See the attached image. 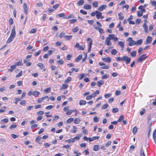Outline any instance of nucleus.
<instances>
[{"label":"nucleus","mask_w":156,"mask_h":156,"mask_svg":"<svg viewBox=\"0 0 156 156\" xmlns=\"http://www.w3.org/2000/svg\"><path fill=\"white\" fill-rule=\"evenodd\" d=\"M16 36V33L15 31V27L14 26L13 27L10 35L6 41V43L8 44L11 42L13 40Z\"/></svg>","instance_id":"obj_1"},{"label":"nucleus","mask_w":156,"mask_h":156,"mask_svg":"<svg viewBox=\"0 0 156 156\" xmlns=\"http://www.w3.org/2000/svg\"><path fill=\"white\" fill-rule=\"evenodd\" d=\"M44 100H46V101H48L49 98L48 96H45L44 97H42L41 98H39L37 101V102L38 103H41Z\"/></svg>","instance_id":"obj_2"},{"label":"nucleus","mask_w":156,"mask_h":156,"mask_svg":"<svg viewBox=\"0 0 156 156\" xmlns=\"http://www.w3.org/2000/svg\"><path fill=\"white\" fill-rule=\"evenodd\" d=\"M122 61L126 62V64H128L131 61V58H128L126 55H125L122 58Z\"/></svg>","instance_id":"obj_3"},{"label":"nucleus","mask_w":156,"mask_h":156,"mask_svg":"<svg viewBox=\"0 0 156 156\" xmlns=\"http://www.w3.org/2000/svg\"><path fill=\"white\" fill-rule=\"evenodd\" d=\"M111 38L110 37H107L105 41V44L108 46H110L112 45V43L110 42Z\"/></svg>","instance_id":"obj_4"},{"label":"nucleus","mask_w":156,"mask_h":156,"mask_svg":"<svg viewBox=\"0 0 156 156\" xmlns=\"http://www.w3.org/2000/svg\"><path fill=\"white\" fill-rule=\"evenodd\" d=\"M145 55H143L140 56L139 58L137 60V62H141L142 61L144 60L145 58H147V56H146L145 57H144V56Z\"/></svg>","instance_id":"obj_5"},{"label":"nucleus","mask_w":156,"mask_h":156,"mask_svg":"<svg viewBox=\"0 0 156 156\" xmlns=\"http://www.w3.org/2000/svg\"><path fill=\"white\" fill-rule=\"evenodd\" d=\"M152 41V38L150 36H148L147 37L146 42H145V44H149L151 43Z\"/></svg>","instance_id":"obj_6"},{"label":"nucleus","mask_w":156,"mask_h":156,"mask_svg":"<svg viewBox=\"0 0 156 156\" xmlns=\"http://www.w3.org/2000/svg\"><path fill=\"white\" fill-rule=\"evenodd\" d=\"M102 60L106 62H109L111 61V59L108 57L102 58Z\"/></svg>","instance_id":"obj_7"},{"label":"nucleus","mask_w":156,"mask_h":156,"mask_svg":"<svg viewBox=\"0 0 156 156\" xmlns=\"http://www.w3.org/2000/svg\"><path fill=\"white\" fill-rule=\"evenodd\" d=\"M107 7V5H102V6H100L99 7L98 9V10L100 11H102L104 9H105V8Z\"/></svg>","instance_id":"obj_8"},{"label":"nucleus","mask_w":156,"mask_h":156,"mask_svg":"<svg viewBox=\"0 0 156 156\" xmlns=\"http://www.w3.org/2000/svg\"><path fill=\"white\" fill-rule=\"evenodd\" d=\"M10 69H9L8 71L10 72H12L13 70L16 68V66L15 65H11L10 66Z\"/></svg>","instance_id":"obj_9"},{"label":"nucleus","mask_w":156,"mask_h":156,"mask_svg":"<svg viewBox=\"0 0 156 156\" xmlns=\"http://www.w3.org/2000/svg\"><path fill=\"white\" fill-rule=\"evenodd\" d=\"M84 8L87 10L90 9H91V6L89 4H85L83 5Z\"/></svg>","instance_id":"obj_10"},{"label":"nucleus","mask_w":156,"mask_h":156,"mask_svg":"<svg viewBox=\"0 0 156 156\" xmlns=\"http://www.w3.org/2000/svg\"><path fill=\"white\" fill-rule=\"evenodd\" d=\"M143 28L144 29V32L146 33H147L148 32V27L146 23H144L143 26Z\"/></svg>","instance_id":"obj_11"},{"label":"nucleus","mask_w":156,"mask_h":156,"mask_svg":"<svg viewBox=\"0 0 156 156\" xmlns=\"http://www.w3.org/2000/svg\"><path fill=\"white\" fill-rule=\"evenodd\" d=\"M82 58V55H80L78 56H77L75 60V62H79L80 59H81Z\"/></svg>","instance_id":"obj_12"},{"label":"nucleus","mask_w":156,"mask_h":156,"mask_svg":"<svg viewBox=\"0 0 156 156\" xmlns=\"http://www.w3.org/2000/svg\"><path fill=\"white\" fill-rule=\"evenodd\" d=\"M104 83V82L103 80H100L97 82L98 86L99 87H100L101 85H103Z\"/></svg>","instance_id":"obj_13"},{"label":"nucleus","mask_w":156,"mask_h":156,"mask_svg":"<svg viewBox=\"0 0 156 156\" xmlns=\"http://www.w3.org/2000/svg\"><path fill=\"white\" fill-rule=\"evenodd\" d=\"M40 93L39 91H34L33 93L32 94L33 96H34L35 97H36L37 96H38L40 94Z\"/></svg>","instance_id":"obj_14"},{"label":"nucleus","mask_w":156,"mask_h":156,"mask_svg":"<svg viewBox=\"0 0 156 156\" xmlns=\"http://www.w3.org/2000/svg\"><path fill=\"white\" fill-rule=\"evenodd\" d=\"M140 156H146L142 147H141L140 151Z\"/></svg>","instance_id":"obj_15"},{"label":"nucleus","mask_w":156,"mask_h":156,"mask_svg":"<svg viewBox=\"0 0 156 156\" xmlns=\"http://www.w3.org/2000/svg\"><path fill=\"white\" fill-rule=\"evenodd\" d=\"M86 103L87 102L86 101L81 100L80 101L79 105H84L86 104Z\"/></svg>","instance_id":"obj_16"},{"label":"nucleus","mask_w":156,"mask_h":156,"mask_svg":"<svg viewBox=\"0 0 156 156\" xmlns=\"http://www.w3.org/2000/svg\"><path fill=\"white\" fill-rule=\"evenodd\" d=\"M138 9L141 10V12H145L146 10L144 9V6L143 5H140L138 7Z\"/></svg>","instance_id":"obj_17"},{"label":"nucleus","mask_w":156,"mask_h":156,"mask_svg":"<svg viewBox=\"0 0 156 156\" xmlns=\"http://www.w3.org/2000/svg\"><path fill=\"white\" fill-rule=\"evenodd\" d=\"M73 127L71 129V132L73 133H75L77 131V127L74 126H73Z\"/></svg>","instance_id":"obj_18"},{"label":"nucleus","mask_w":156,"mask_h":156,"mask_svg":"<svg viewBox=\"0 0 156 156\" xmlns=\"http://www.w3.org/2000/svg\"><path fill=\"white\" fill-rule=\"evenodd\" d=\"M100 148V147L99 145H96L94 146L93 150L95 151H98Z\"/></svg>","instance_id":"obj_19"},{"label":"nucleus","mask_w":156,"mask_h":156,"mask_svg":"<svg viewBox=\"0 0 156 156\" xmlns=\"http://www.w3.org/2000/svg\"><path fill=\"white\" fill-rule=\"evenodd\" d=\"M136 44V42L134 40H132L131 41L129 42L128 45L129 46H132V45H134Z\"/></svg>","instance_id":"obj_20"},{"label":"nucleus","mask_w":156,"mask_h":156,"mask_svg":"<svg viewBox=\"0 0 156 156\" xmlns=\"http://www.w3.org/2000/svg\"><path fill=\"white\" fill-rule=\"evenodd\" d=\"M76 111V110H69L66 113V114L67 115H70L72 114V113L73 112H74V111Z\"/></svg>","instance_id":"obj_21"},{"label":"nucleus","mask_w":156,"mask_h":156,"mask_svg":"<svg viewBox=\"0 0 156 156\" xmlns=\"http://www.w3.org/2000/svg\"><path fill=\"white\" fill-rule=\"evenodd\" d=\"M68 87V85L67 84H63L61 88V90L65 89L67 88Z\"/></svg>","instance_id":"obj_22"},{"label":"nucleus","mask_w":156,"mask_h":156,"mask_svg":"<svg viewBox=\"0 0 156 156\" xmlns=\"http://www.w3.org/2000/svg\"><path fill=\"white\" fill-rule=\"evenodd\" d=\"M84 3V1L83 0H80L78 1L77 4L78 6H81Z\"/></svg>","instance_id":"obj_23"},{"label":"nucleus","mask_w":156,"mask_h":156,"mask_svg":"<svg viewBox=\"0 0 156 156\" xmlns=\"http://www.w3.org/2000/svg\"><path fill=\"white\" fill-rule=\"evenodd\" d=\"M65 16V14L64 13H61L59 14H57L56 15V17L57 18L64 17Z\"/></svg>","instance_id":"obj_24"},{"label":"nucleus","mask_w":156,"mask_h":156,"mask_svg":"<svg viewBox=\"0 0 156 156\" xmlns=\"http://www.w3.org/2000/svg\"><path fill=\"white\" fill-rule=\"evenodd\" d=\"M72 37V35L70 36H64V38L66 40H69L71 39Z\"/></svg>","instance_id":"obj_25"},{"label":"nucleus","mask_w":156,"mask_h":156,"mask_svg":"<svg viewBox=\"0 0 156 156\" xmlns=\"http://www.w3.org/2000/svg\"><path fill=\"white\" fill-rule=\"evenodd\" d=\"M118 44L121 47L123 48L124 45V43L122 41H120L119 42Z\"/></svg>","instance_id":"obj_26"},{"label":"nucleus","mask_w":156,"mask_h":156,"mask_svg":"<svg viewBox=\"0 0 156 156\" xmlns=\"http://www.w3.org/2000/svg\"><path fill=\"white\" fill-rule=\"evenodd\" d=\"M15 65L16 66H22L23 64L22 62V61H19L18 62H16L15 63Z\"/></svg>","instance_id":"obj_27"},{"label":"nucleus","mask_w":156,"mask_h":156,"mask_svg":"<svg viewBox=\"0 0 156 156\" xmlns=\"http://www.w3.org/2000/svg\"><path fill=\"white\" fill-rule=\"evenodd\" d=\"M71 80V78L70 77H68V78L65 80V83H69Z\"/></svg>","instance_id":"obj_28"},{"label":"nucleus","mask_w":156,"mask_h":156,"mask_svg":"<svg viewBox=\"0 0 156 156\" xmlns=\"http://www.w3.org/2000/svg\"><path fill=\"white\" fill-rule=\"evenodd\" d=\"M74 17L73 15L72 14H70L67 17H65L63 18L69 19L71 18H74Z\"/></svg>","instance_id":"obj_29"},{"label":"nucleus","mask_w":156,"mask_h":156,"mask_svg":"<svg viewBox=\"0 0 156 156\" xmlns=\"http://www.w3.org/2000/svg\"><path fill=\"white\" fill-rule=\"evenodd\" d=\"M143 41L142 39H140L138 40L136 42V45H140L142 43Z\"/></svg>","instance_id":"obj_30"},{"label":"nucleus","mask_w":156,"mask_h":156,"mask_svg":"<svg viewBox=\"0 0 156 156\" xmlns=\"http://www.w3.org/2000/svg\"><path fill=\"white\" fill-rule=\"evenodd\" d=\"M73 119L72 118H70L67 119L66 121V122L67 123H70L73 121Z\"/></svg>","instance_id":"obj_31"},{"label":"nucleus","mask_w":156,"mask_h":156,"mask_svg":"<svg viewBox=\"0 0 156 156\" xmlns=\"http://www.w3.org/2000/svg\"><path fill=\"white\" fill-rule=\"evenodd\" d=\"M137 131V128L136 126H134L133 129V134H135Z\"/></svg>","instance_id":"obj_32"},{"label":"nucleus","mask_w":156,"mask_h":156,"mask_svg":"<svg viewBox=\"0 0 156 156\" xmlns=\"http://www.w3.org/2000/svg\"><path fill=\"white\" fill-rule=\"evenodd\" d=\"M9 121V119L7 118H5L2 119L1 120L2 122L4 123H6L8 122Z\"/></svg>","instance_id":"obj_33"},{"label":"nucleus","mask_w":156,"mask_h":156,"mask_svg":"<svg viewBox=\"0 0 156 156\" xmlns=\"http://www.w3.org/2000/svg\"><path fill=\"white\" fill-rule=\"evenodd\" d=\"M51 90V88L49 87V88H46V89H44V91L45 93H47L49 92Z\"/></svg>","instance_id":"obj_34"},{"label":"nucleus","mask_w":156,"mask_h":156,"mask_svg":"<svg viewBox=\"0 0 156 156\" xmlns=\"http://www.w3.org/2000/svg\"><path fill=\"white\" fill-rule=\"evenodd\" d=\"M124 119V116L123 115H121L120 116L119 118V119L117 120V122H121L122 121V120H123Z\"/></svg>","instance_id":"obj_35"},{"label":"nucleus","mask_w":156,"mask_h":156,"mask_svg":"<svg viewBox=\"0 0 156 156\" xmlns=\"http://www.w3.org/2000/svg\"><path fill=\"white\" fill-rule=\"evenodd\" d=\"M98 5V2L97 1H94L93 3V5L94 7H97Z\"/></svg>","instance_id":"obj_36"},{"label":"nucleus","mask_w":156,"mask_h":156,"mask_svg":"<svg viewBox=\"0 0 156 156\" xmlns=\"http://www.w3.org/2000/svg\"><path fill=\"white\" fill-rule=\"evenodd\" d=\"M85 47V46L84 45H81L80 46L79 48V49L80 50H84V48Z\"/></svg>","instance_id":"obj_37"},{"label":"nucleus","mask_w":156,"mask_h":156,"mask_svg":"<svg viewBox=\"0 0 156 156\" xmlns=\"http://www.w3.org/2000/svg\"><path fill=\"white\" fill-rule=\"evenodd\" d=\"M93 120L95 122L97 123L98 122L99 119L97 116H95L94 117Z\"/></svg>","instance_id":"obj_38"},{"label":"nucleus","mask_w":156,"mask_h":156,"mask_svg":"<svg viewBox=\"0 0 156 156\" xmlns=\"http://www.w3.org/2000/svg\"><path fill=\"white\" fill-rule=\"evenodd\" d=\"M81 135H77L76 136L74 137L73 139H74V140H78L81 137Z\"/></svg>","instance_id":"obj_39"},{"label":"nucleus","mask_w":156,"mask_h":156,"mask_svg":"<svg viewBox=\"0 0 156 156\" xmlns=\"http://www.w3.org/2000/svg\"><path fill=\"white\" fill-rule=\"evenodd\" d=\"M80 122V119L78 118L76 119L74 121V123L75 124H78Z\"/></svg>","instance_id":"obj_40"},{"label":"nucleus","mask_w":156,"mask_h":156,"mask_svg":"<svg viewBox=\"0 0 156 156\" xmlns=\"http://www.w3.org/2000/svg\"><path fill=\"white\" fill-rule=\"evenodd\" d=\"M136 52L135 51H134L130 53L131 55L133 57H135L136 56Z\"/></svg>","instance_id":"obj_41"},{"label":"nucleus","mask_w":156,"mask_h":156,"mask_svg":"<svg viewBox=\"0 0 156 156\" xmlns=\"http://www.w3.org/2000/svg\"><path fill=\"white\" fill-rule=\"evenodd\" d=\"M108 106V105L107 104H104L101 107L102 109H105L107 108Z\"/></svg>","instance_id":"obj_42"},{"label":"nucleus","mask_w":156,"mask_h":156,"mask_svg":"<svg viewBox=\"0 0 156 156\" xmlns=\"http://www.w3.org/2000/svg\"><path fill=\"white\" fill-rule=\"evenodd\" d=\"M101 68L104 69H108L109 68V66L108 65H104V66L101 67Z\"/></svg>","instance_id":"obj_43"},{"label":"nucleus","mask_w":156,"mask_h":156,"mask_svg":"<svg viewBox=\"0 0 156 156\" xmlns=\"http://www.w3.org/2000/svg\"><path fill=\"white\" fill-rule=\"evenodd\" d=\"M117 52V50L116 49H114L111 51V53L112 55H115Z\"/></svg>","instance_id":"obj_44"},{"label":"nucleus","mask_w":156,"mask_h":156,"mask_svg":"<svg viewBox=\"0 0 156 156\" xmlns=\"http://www.w3.org/2000/svg\"><path fill=\"white\" fill-rule=\"evenodd\" d=\"M64 61L62 59H61L57 61V63L61 65L62 64L64 63Z\"/></svg>","instance_id":"obj_45"},{"label":"nucleus","mask_w":156,"mask_h":156,"mask_svg":"<svg viewBox=\"0 0 156 156\" xmlns=\"http://www.w3.org/2000/svg\"><path fill=\"white\" fill-rule=\"evenodd\" d=\"M143 12L141 11H139L137 12V15L139 17H141L143 15Z\"/></svg>","instance_id":"obj_46"},{"label":"nucleus","mask_w":156,"mask_h":156,"mask_svg":"<svg viewBox=\"0 0 156 156\" xmlns=\"http://www.w3.org/2000/svg\"><path fill=\"white\" fill-rule=\"evenodd\" d=\"M17 126V125H12L9 127V128L10 129H12L16 128Z\"/></svg>","instance_id":"obj_47"},{"label":"nucleus","mask_w":156,"mask_h":156,"mask_svg":"<svg viewBox=\"0 0 156 156\" xmlns=\"http://www.w3.org/2000/svg\"><path fill=\"white\" fill-rule=\"evenodd\" d=\"M118 111V109L116 108H113L112 110V112L114 113H116Z\"/></svg>","instance_id":"obj_48"},{"label":"nucleus","mask_w":156,"mask_h":156,"mask_svg":"<svg viewBox=\"0 0 156 156\" xmlns=\"http://www.w3.org/2000/svg\"><path fill=\"white\" fill-rule=\"evenodd\" d=\"M78 30V27H76L75 28H73L72 30L73 32L76 33L77 31Z\"/></svg>","instance_id":"obj_49"},{"label":"nucleus","mask_w":156,"mask_h":156,"mask_svg":"<svg viewBox=\"0 0 156 156\" xmlns=\"http://www.w3.org/2000/svg\"><path fill=\"white\" fill-rule=\"evenodd\" d=\"M37 66L39 67L40 68L42 69L43 68V65L41 63H39L37 64Z\"/></svg>","instance_id":"obj_50"},{"label":"nucleus","mask_w":156,"mask_h":156,"mask_svg":"<svg viewBox=\"0 0 156 156\" xmlns=\"http://www.w3.org/2000/svg\"><path fill=\"white\" fill-rule=\"evenodd\" d=\"M37 30L35 29H32L30 31V34L35 33L36 32Z\"/></svg>","instance_id":"obj_51"},{"label":"nucleus","mask_w":156,"mask_h":156,"mask_svg":"<svg viewBox=\"0 0 156 156\" xmlns=\"http://www.w3.org/2000/svg\"><path fill=\"white\" fill-rule=\"evenodd\" d=\"M84 77V73L80 74L78 76L79 80H81Z\"/></svg>","instance_id":"obj_52"},{"label":"nucleus","mask_w":156,"mask_h":156,"mask_svg":"<svg viewBox=\"0 0 156 156\" xmlns=\"http://www.w3.org/2000/svg\"><path fill=\"white\" fill-rule=\"evenodd\" d=\"M53 107V106L52 105H50L47 106L46 107V108L48 110H51Z\"/></svg>","instance_id":"obj_53"},{"label":"nucleus","mask_w":156,"mask_h":156,"mask_svg":"<svg viewBox=\"0 0 156 156\" xmlns=\"http://www.w3.org/2000/svg\"><path fill=\"white\" fill-rule=\"evenodd\" d=\"M76 19H74L71 20H70L69 21L70 22V23H76Z\"/></svg>","instance_id":"obj_54"},{"label":"nucleus","mask_w":156,"mask_h":156,"mask_svg":"<svg viewBox=\"0 0 156 156\" xmlns=\"http://www.w3.org/2000/svg\"><path fill=\"white\" fill-rule=\"evenodd\" d=\"M108 37H110V38H111V39H113L115 37V35L114 34H109Z\"/></svg>","instance_id":"obj_55"},{"label":"nucleus","mask_w":156,"mask_h":156,"mask_svg":"<svg viewBox=\"0 0 156 156\" xmlns=\"http://www.w3.org/2000/svg\"><path fill=\"white\" fill-rule=\"evenodd\" d=\"M102 15V13L101 12L99 13V14H96V17L97 19H99L100 17V16Z\"/></svg>","instance_id":"obj_56"},{"label":"nucleus","mask_w":156,"mask_h":156,"mask_svg":"<svg viewBox=\"0 0 156 156\" xmlns=\"http://www.w3.org/2000/svg\"><path fill=\"white\" fill-rule=\"evenodd\" d=\"M129 5H128L126 4V5L122 6V8L123 9L124 8H126V10H128L129 8Z\"/></svg>","instance_id":"obj_57"},{"label":"nucleus","mask_w":156,"mask_h":156,"mask_svg":"<svg viewBox=\"0 0 156 156\" xmlns=\"http://www.w3.org/2000/svg\"><path fill=\"white\" fill-rule=\"evenodd\" d=\"M41 52V50H39L37 52H35L34 54V56H38L40 53Z\"/></svg>","instance_id":"obj_58"},{"label":"nucleus","mask_w":156,"mask_h":156,"mask_svg":"<svg viewBox=\"0 0 156 156\" xmlns=\"http://www.w3.org/2000/svg\"><path fill=\"white\" fill-rule=\"evenodd\" d=\"M44 112L43 111H40L37 113V115H41L43 114Z\"/></svg>","instance_id":"obj_59"},{"label":"nucleus","mask_w":156,"mask_h":156,"mask_svg":"<svg viewBox=\"0 0 156 156\" xmlns=\"http://www.w3.org/2000/svg\"><path fill=\"white\" fill-rule=\"evenodd\" d=\"M141 21V20L140 19H138L136 20V23L137 24H139Z\"/></svg>","instance_id":"obj_60"},{"label":"nucleus","mask_w":156,"mask_h":156,"mask_svg":"<svg viewBox=\"0 0 156 156\" xmlns=\"http://www.w3.org/2000/svg\"><path fill=\"white\" fill-rule=\"evenodd\" d=\"M11 136L13 139H16V138L18 137L16 135L13 134H11Z\"/></svg>","instance_id":"obj_61"},{"label":"nucleus","mask_w":156,"mask_h":156,"mask_svg":"<svg viewBox=\"0 0 156 156\" xmlns=\"http://www.w3.org/2000/svg\"><path fill=\"white\" fill-rule=\"evenodd\" d=\"M69 109V106H65L64 108H63V111L64 112H66Z\"/></svg>","instance_id":"obj_62"},{"label":"nucleus","mask_w":156,"mask_h":156,"mask_svg":"<svg viewBox=\"0 0 156 156\" xmlns=\"http://www.w3.org/2000/svg\"><path fill=\"white\" fill-rule=\"evenodd\" d=\"M111 96V94H106L105 95V98H110Z\"/></svg>","instance_id":"obj_63"},{"label":"nucleus","mask_w":156,"mask_h":156,"mask_svg":"<svg viewBox=\"0 0 156 156\" xmlns=\"http://www.w3.org/2000/svg\"><path fill=\"white\" fill-rule=\"evenodd\" d=\"M156 137V129L154 130L153 134V138L155 137Z\"/></svg>","instance_id":"obj_64"}]
</instances>
